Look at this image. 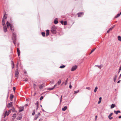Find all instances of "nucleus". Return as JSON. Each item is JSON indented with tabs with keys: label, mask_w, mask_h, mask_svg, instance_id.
I'll return each instance as SVG.
<instances>
[{
	"label": "nucleus",
	"mask_w": 121,
	"mask_h": 121,
	"mask_svg": "<svg viewBox=\"0 0 121 121\" xmlns=\"http://www.w3.org/2000/svg\"><path fill=\"white\" fill-rule=\"evenodd\" d=\"M116 106L115 104H112L111 105V108H113L114 107H116Z\"/></svg>",
	"instance_id": "dca6fc26"
},
{
	"label": "nucleus",
	"mask_w": 121,
	"mask_h": 121,
	"mask_svg": "<svg viewBox=\"0 0 121 121\" xmlns=\"http://www.w3.org/2000/svg\"><path fill=\"white\" fill-rule=\"evenodd\" d=\"M77 68V65H75L73 66L71 68V71H73L75 70Z\"/></svg>",
	"instance_id": "20e7f679"
},
{
	"label": "nucleus",
	"mask_w": 121,
	"mask_h": 121,
	"mask_svg": "<svg viewBox=\"0 0 121 121\" xmlns=\"http://www.w3.org/2000/svg\"><path fill=\"white\" fill-rule=\"evenodd\" d=\"M54 89V87H52V88H50L48 89V90H49V91H51L52 90Z\"/></svg>",
	"instance_id": "ea45409f"
},
{
	"label": "nucleus",
	"mask_w": 121,
	"mask_h": 121,
	"mask_svg": "<svg viewBox=\"0 0 121 121\" xmlns=\"http://www.w3.org/2000/svg\"><path fill=\"white\" fill-rule=\"evenodd\" d=\"M13 43L15 45L16 43V40H13Z\"/></svg>",
	"instance_id": "a18cd8bd"
},
{
	"label": "nucleus",
	"mask_w": 121,
	"mask_h": 121,
	"mask_svg": "<svg viewBox=\"0 0 121 121\" xmlns=\"http://www.w3.org/2000/svg\"><path fill=\"white\" fill-rule=\"evenodd\" d=\"M13 110H12V111L13 112H15V110L14 109V107H13Z\"/></svg>",
	"instance_id": "58836bf2"
},
{
	"label": "nucleus",
	"mask_w": 121,
	"mask_h": 121,
	"mask_svg": "<svg viewBox=\"0 0 121 121\" xmlns=\"http://www.w3.org/2000/svg\"><path fill=\"white\" fill-rule=\"evenodd\" d=\"M117 75H115V77H114L113 78L114 81V82H115L116 81V80L117 78Z\"/></svg>",
	"instance_id": "393cba45"
},
{
	"label": "nucleus",
	"mask_w": 121,
	"mask_h": 121,
	"mask_svg": "<svg viewBox=\"0 0 121 121\" xmlns=\"http://www.w3.org/2000/svg\"><path fill=\"white\" fill-rule=\"evenodd\" d=\"M5 14H4V15L2 19H3V20H4V19H6L7 18V17L6 16H5Z\"/></svg>",
	"instance_id": "c9c22d12"
},
{
	"label": "nucleus",
	"mask_w": 121,
	"mask_h": 121,
	"mask_svg": "<svg viewBox=\"0 0 121 121\" xmlns=\"http://www.w3.org/2000/svg\"><path fill=\"white\" fill-rule=\"evenodd\" d=\"M56 28L55 26H53L52 27L51 32L53 34H55L56 32Z\"/></svg>",
	"instance_id": "f257e3e1"
},
{
	"label": "nucleus",
	"mask_w": 121,
	"mask_h": 121,
	"mask_svg": "<svg viewBox=\"0 0 121 121\" xmlns=\"http://www.w3.org/2000/svg\"><path fill=\"white\" fill-rule=\"evenodd\" d=\"M5 24V21H4V20H3V19H2V24L3 26H4Z\"/></svg>",
	"instance_id": "5701e85b"
},
{
	"label": "nucleus",
	"mask_w": 121,
	"mask_h": 121,
	"mask_svg": "<svg viewBox=\"0 0 121 121\" xmlns=\"http://www.w3.org/2000/svg\"><path fill=\"white\" fill-rule=\"evenodd\" d=\"M118 40L119 41H121V37L119 36L118 37Z\"/></svg>",
	"instance_id": "c85d7f7f"
},
{
	"label": "nucleus",
	"mask_w": 121,
	"mask_h": 121,
	"mask_svg": "<svg viewBox=\"0 0 121 121\" xmlns=\"http://www.w3.org/2000/svg\"><path fill=\"white\" fill-rule=\"evenodd\" d=\"M120 81H121V80H119V81H118L117 82V83H119L120 82Z\"/></svg>",
	"instance_id": "0e129e2a"
},
{
	"label": "nucleus",
	"mask_w": 121,
	"mask_h": 121,
	"mask_svg": "<svg viewBox=\"0 0 121 121\" xmlns=\"http://www.w3.org/2000/svg\"><path fill=\"white\" fill-rule=\"evenodd\" d=\"M12 40H16L17 36L15 33H13L12 36Z\"/></svg>",
	"instance_id": "f03ea898"
},
{
	"label": "nucleus",
	"mask_w": 121,
	"mask_h": 121,
	"mask_svg": "<svg viewBox=\"0 0 121 121\" xmlns=\"http://www.w3.org/2000/svg\"><path fill=\"white\" fill-rule=\"evenodd\" d=\"M24 108L23 107H22L20 108L19 109V112H21L23 110Z\"/></svg>",
	"instance_id": "ddd939ff"
},
{
	"label": "nucleus",
	"mask_w": 121,
	"mask_h": 121,
	"mask_svg": "<svg viewBox=\"0 0 121 121\" xmlns=\"http://www.w3.org/2000/svg\"><path fill=\"white\" fill-rule=\"evenodd\" d=\"M57 86V85L56 84H55V85L54 86V87H54V88H55V87L56 86Z\"/></svg>",
	"instance_id": "052dcab7"
},
{
	"label": "nucleus",
	"mask_w": 121,
	"mask_h": 121,
	"mask_svg": "<svg viewBox=\"0 0 121 121\" xmlns=\"http://www.w3.org/2000/svg\"><path fill=\"white\" fill-rule=\"evenodd\" d=\"M11 62H12V69H13L14 68V63H13V61H12Z\"/></svg>",
	"instance_id": "6ab92c4d"
},
{
	"label": "nucleus",
	"mask_w": 121,
	"mask_h": 121,
	"mask_svg": "<svg viewBox=\"0 0 121 121\" xmlns=\"http://www.w3.org/2000/svg\"><path fill=\"white\" fill-rule=\"evenodd\" d=\"M16 114H13V119H14L16 117Z\"/></svg>",
	"instance_id": "2f4dec72"
},
{
	"label": "nucleus",
	"mask_w": 121,
	"mask_h": 121,
	"mask_svg": "<svg viewBox=\"0 0 121 121\" xmlns=\"http://www.w3.org/2000/svg\"><path fill=\"white\" fill-rule=\"evenodd\" d=\"M3 29L4 31L5 32L7 31V28L6 26H4L3 27Z\"/></svg>",
	"instance_id": "1a4fd4ad"
},
{
	"label": "nucleus",
	"mask_w": 121,
	"mask_h": 121,
	"mask_svg": "<svg viewBox=\"0 0 121 121\" xmlns=\"http://www.w3.org/2000/svg\"><path fill=\"white\" fill-rule=\"evenodd\" d=\"M86 89H88V90H90V88L89 87H86Z\"/></svg>",
	"instance_id": "49530a36"
},
{
	"label": "nucleus",
	"mask_w": 121,
	"mask_h": 121,
	"mask_svg": "<svg viewBox=\"0 0 121 121\" xmlns=\"http://www.w3.org/2000/svg\"><path fill=\"white\" fill-rule=\"evenodd\" d=\"M42 111L43 112H45V110L43 109H42Z\"/></svg>",
	"instance_id": "69168bd1"
},
{
	"label": "nucleus",
	"mask_w": 121,
	"mask_h": 121,
	"mask_svg": "<svg viewBox=\"0 0 121 121\" xmlns=\"http://www.w3.org/2000/svg\"><path fill=\"white\" fill-rule=\"evenodd\" d=\"M43 98V96H41L40 97L39 100H42Z\"/></svg>",
	"instance_id": "de8ad7c7"
},
{
	"label": "nucleus",
	"mask_w": 121,
	"mask_h": 121,
	"mask_svg": "<svg viewBox=\"0 0 121 121\" xmlns=\"http://www.w3.org/2000/svg\"><path fill=\"white\" fill-rule=\"evenodd\" d=\"M35 105H36L37 106H38V101H37V102L35 104Z\"/></svg>",
	"instance_id": "c03bdc74"
},
{
	"label": "nucleus",
	"mask_w": 121,
	"mask_h": 121,
	"mask_svg": "<svg viewBox=\"0 0 121 121\" xmlns=\"http://www.w3.org/2000/svg\"><path fill=\"white\" fill-rule=\"evenodd\" d=\"M13 95L11 94L10 97V99H13Z\"/></svg>",
	"instance_id": "e433bc0d"
},
{
	"label": "nucleus",
	"mask_w": 121,
	"mask_h": 121,
	"mask_svg": "<svg viewBox=\"0 0 121 121\" xmlns=\"http://www.w3.org/2000/svg\"><path fill=\"white\" fill-rule=\"evenodd\" d=\"M113 114L112 113H111L108 116V117L109 119H110L111 120L113 119V117H111V116Z\"/></svg>",
	"instance_id": "6e6552de"
},
{
	"label": "nucleus",
	"mask_w": 121,
	"mask_h": 121,
	"mask_svg": "<svg viewBox=\"0 0 121 121\" xmlns=\"http://www.w3.org/2000/svg\"><path fill=\"white\" fill-rule=\"evenodd\" d=\"M28 81V79H26L24 80V81L25 82H26Z\"/></svg>",
	"instance_id": "6e6d98bb"
},
{
	"label": "nucleus",
	"mask_w": 121,
	"mask_h": 121,
	"mask_svg": "<svg viewBox=\"0 0 121 121\" xmlns=\"http://www.w3.org/2000/svg\"><path fill=\"white\" fill-rule=\"evenodd\" d=\"M114 112L117 115L118 114V113L121 112L119 110H118L117 111L115 110H114Z\"/></svg>",
	"instance_id": "f3484780"
},
{
	"label": "nucleus",
	"mask_w": 121,
	"mask_h": 121,
	"mask_svg": "<svg viewBox=\"0 0 121 121\" xmlns=\"http://www.w3.org/2000/svg\"><path fill=\"white\" fill-rule=\"evenodd\" d=\"M17 49L18 56H20V50H19V48H17Z\"/></svg>",
	"instance_id": "9b49d317"
},
{
	"label": "nucleus",
	"mask_w": 121,
	"mask_h": 121,
	"mask_svg": "<svg viewBox=\"0 0 121 121\" xmlns=\"http://www.w3.org/2000/svg\"><path fill=\"white\" fill-rule=\"evenodd\" d=\"M84 14V13L83 12H80L77 13V15L78 17H81Z\"/></svg>",
	"instance_id": "39448f33"
},
{
	"label": "nucleus",
	"mask_w": 121,
	"mask_h": 121,
	"mask_svg": "<svg viewBox=\"0 0 121 121\" xmlns=\"http://www.w3.org/2000/svg\"><path fill=\"white\" fill-rule=\"evenodd\" d=\"M6 24L7 25V26L8 27H10L11 26H12V25L8 21H7L6 23Z\"/></svg>",
	"instance_id": "0eeeda50"
},
{
	"label": "nucleus",
	"mask_w": 121,
	"mask_h": 121,
	"mask_svg": "<svg viewBox=\"0 0 121 121\" xmlns=\"http://www.w3.org/2000/svg\"><path fill=\"white\" fill-rule=\"evenodd\" d=\"M49 30H46V36H47L49 35Z\"/></svg>",
	"instance_id": "4468645a"
},
{
	"label": "nucleus",
	"mask_w": 121,
	"mask_h": 121,
	"mask_svg": "<svg viewBox=\"0 0 121 121\" xmlns=\"http://www.w3.org/2000/svg\"><path fill=\"white\" fill-rule=\"evenodd\" d=\"M12 102H11L10 103L8 104L7 105V107L8 108H9L10 107L12 106Z\"/></svg>",
	"instance_id": "423d86ee"
},
{
	"label": "nucleus",
	"mask_w": 121,
	"mask_h": 121,
	"mask_svg": "<svg viewBox=\"0 0 121 121\" xmlns=\"http://www.w3.org/2000/svg\"><path fill=\"white\" fill-rule=\"evenodd\" d=\"M35 113V110H34V111L32 113V115H34Z\"/></svg>",
	"instance_id": "37998d69"
},
{
	"label": "nucleus",
	"mask_w": 121,
	"mask_h": 121,
	"mask_svg": "<svg viewBox=\"0 0 121 121\" xmlns=\"http://www.w3.org/2000/svg\"><path fill=\"white\" fill-rule=\"evenodd\" d=\"M10 29L12 30V32H13L14 30V26L12 25L10 27Z\"/></svg>",
	"instance_id": "f8f14e48"
},
{
	"label": "nucleus",
	"mask_w": 121,
	"mask_h": 121,
	"mask_svg": "<svg viewBox=\"0 0 121 121\" xmlns=\"http://www.w3.org/2000/svg\"><path fill=\"white\" fill-rule=\"evenodd\" d=\"M97 116H95V120H96V119H97Z\"/></svg>",
	"instance_id": "bf43d9fd"
},
{
	"label": "nucleus",
	"mask_w": 121,
	"mask_h": 121,
	"mask_svg": "<svg viewBox=\"0 0 121 121\" xmlns=\"http://www.w3.org/2000/svg\"><path fill=\"white\" fill-rule=\"evenodd\" d=\"M62 101V99H60V104L61 103Z\"/></svg>",
	"instance_id": "13d9d810"
},
{
	"label": "nucleus",
	"mask_w": 121,
	"mask_h": 121,
	"mask_svg": "<svg viewBox=\"0 0 121 121\" xmlns=\"http://www.w3.org/2000/svg\"><path fill=\"white\" fill-rule=\"evenodd\" d=\"M101 102V100H99V101L98 102V104H99V103H100Z\"/></svg>",
	"instance_id": "603ef678"
},
{
	"label": "nucleus",
	"mask_w": 121,
	"mask_h": 121,
	"mask_svg": "<svg viewBox=\"0 0 121 121\" xmlns=\"http://www.w3.org/2000/svg\"><path fill=\"white\" fill-rule=\"evenodd\" d=\"M22 116H20V117H18L17 118V120H21L22 119Z\"/></svg>",
	"instance_id": "a878e982"
},
{
	"label": "nucleus",
	"mask_w": 121,
	"mask_h": 121,
	"mask_svg": "<svg viewBox=\"0 0 121 121\" xmlns=\"http://www.w3.org/2000/svg\"><path fill=\"white\" fill-rule=\"evenodd\" d=\"M60 23L62 25H63L64 21H61L60 22Z\"/></svg>",
	"instance_id": "8fccbe9b"
},
{
	"label": "nucleus",
	"mask_w": 121,
	"mask_h": 121,
	"mask_svg": "<svg viewBox=\"0 0 121 121\" xmlns=\"http://www.w3.org/2000/svg\"><path fill=\"white\" fill-rule=\"evenodd\" d=\"M9 112H7V111H6L4 115V117H5L6 115L8 116V115H9Z\"/></svg>",
	"instance_id": "9d476101"
},
{
	"label": "nucleus",
	"mask_w": 121,
	"mask_h": 121,
	"mask_svg": "<svg viewBox=\"0 0 121 121\" xmlns=\"http://www.w3.org/2000/svg\"><path fill=\"white\" fill-rule=\"evenodd\" d=\"M121 77V74L119 76V78Z\"/></svg>",
	"instance_id": "338daca9"
},
{
	"label": "nucleus",
	"mask_w": 121,
	"mask_h": 121,
	"mask_svg": "<svg viewBox=\"0 0 121 121\" xmlns=\"http://www.w3.org/2000/svg\"><path fill=\"white\" fill-rule=\"evenodd\" d=\"M95 49H92V50H91V52L90 53V54H91L94 51V50H95Z\"/></svg>",
	"instance_id": "a19ab883"
},
{
	"label": "nucleus",
	"mask_w": 121,
	"mask_h": 121,
	"mask_svg": "<svg viewBox=\"0 0 121 121\" xmlns=\"http://www.w3.org/2000/svg\"><path fill=\"white\" fill-rule=\"evenodd\" d=\"M121 14V13L120 12V13H118V14L115 17V18H117L118 17H119L120 16V15Z\"/></svg>",
	"instance_id": "4be33fe9"
},
{
	"label": "nucleus",
	"mask_w": 121,
	"mask_h": 121,
	"mask_svg": "<svg viewBox=\"0 0 121 121\" xmlns=\"http://www.w3.org/2000/svg\"><path fill=\"white\" fill-rule=\"evenodd\" d=\"M118 118H121V116H119Z\"/></svg>",
	"instance_id": "774afa93"
},
{
	"label": "nucleus",
	"mask_w": 121,
	"mask_h": 121,
	"mask_svg": "<svg viewBox=\"0 0 121 121\" xmlns=\"http://www.w3.org/2000/svg\"><path fill=\"white\" fill-rule=\"evenodd\" d=\"M65 66L64 65H63L60 66V68H63L65 67Z\"/></svg>",
	"instance_id": "f704fd0d"
},
{
	"label": "nucleus",
	"mask_w": 121,
	"mask_h": 121,
	"mask_svg": "<svg viewBox=\"0 0 121 121\" xmlns=\"http://www.w3.org/2000/svg\"><path fill=\"white\" fill-rule=\"evenodd\" d=\"M67 24V22L66 21H65L64 22L63 25H65Z\"/></svg>",
	"instance_id": "4c0bfd02"
},
{
	"label": "nucleus",
	"mask_w": 121,
	"mask_h": 121,
	"mask_svg": "<svg viewBox=\"0 0 121 121\" xmlns=\"http://www.w3.org/2000/svg\"><path fill=\"white\" fill-rule=\"evenodd\" d=\"M13 91H15V90L16 88L15 87H13Z\"/></svg>",
	"instance_id": "3c124183"
},
{
	"label": "nucleus",
	"mask_w": 121,
	"mask_h": 121,
	"mask_svg": "<svg viewBox=\"0 0 121 121\" xmlns=\"http://www.w3.org/2000/svg\"><path fill=\"white\" fill-rule=\"evenodd\" d=\"M100 67H102L103 66V65H100Z\"/></svg>",
	"instance_id": "e2e57ef3"
},
{
	"label": "nucleus",
	"mask_w": 121,
	"mask_h": 121,
	"mask_svg": "<svg viewBox=\"0 0 121 121\" xmlns=\"http://www.w3.org/2000/svg\"><path fill=\"white\" fill-rule=\"evenodd\" d=\"M99 100H101V101L102 98L101 97H100L99 98Z\"/></svg>",
	"instance_id": "5fc2aeb1"
},
{
	"label": "nucleus",
	"mask_w": 121,
	"mask_h": 121,
	"mask_svg": "<svg viewBox=\"0 0 121 121\" xmlns=\"http://www.w3.org/2000/svg\"><path fill=\"white\" fill-rule=\"evenodd\" d=\"M67 108V106H65L62 108V110L63 111H65L66 109Z\"/></svg>",
	"instance_id": "aec40b11"
},
{
	"label": "nucleus",
	"mask_w": 121,
	"mask_h": 121,
	"mask_svg": "<svg viewBox=\"0 0 121 121\" xmlns=\"http://www.w3.org/2000/svg\"><path fill=\"white\" fill-rule=\"evenodd\" d=\"M33 85L34 89L35 90V89L36 88V85L34 83L33 84Z\"/></svg>",
	"instance_id": "bb28decb"
},
{
	"label": "nucleus",
	"mask_w": 121,
	"mask_h": 121,
	"mask_svg": "<svg viewBox=\"0 0 121 121\" xmlns=\"http://www.w3.org/2000/svg\"><path fill=\"white\" fill-rule=\"evenodd\" d=\"M79 91V90L76 91H74V94H76L78 93Z\"/></svg>",
	"instance_id": "412c9836"
},
{
	"label": "nucleus",
	"mask_w": 121,
	"mask_h": 121,
	"mask_svg": "<svg viewBox=\"0 0 121 121\" xmlns=\"http://www.w3.org/2000/svg\"><path fill=\"white\" fill-rule=\"evenodd\" d=\"M98 89V87L97 86L96 87L94 90V91L95 92H96L97 91V90Z\"/></svg>",
	"instance_id": "473e14b6"
},
{
	"label": "nucleus",
	"mask_w": 121,
	"mask_h": 121,
	"mask_svg": "<svg viewBox=\"0 0 121 121\" xmlns=\"http://www.w3.org/2000/svg\"><path fill=\"white\" fill-rule=\"evenodd\" d=\"M95 66H97L100 69H101V67H100V65H95Z\"/></svg>",
	"instance_id": "79ce46f5"
},
{
	"label": "nucleus",
	"mask_w": 121,
	"mask_h": 121,
	"mask_svg": "<svg viewBox=\"0 0 121 121\" xmlns=\"http://www.w3.org/2000/svg\"><path fill=\"white\" fill-rule=\"evenodd\" d=\"M39 116H37V115H36L35 116V117L34 118V120H36L37 119L38 117Z\"/></svg>",
	"instance_id": "b1692460"
},
{
	"label": "nucleus",
	"mask_w": 121,
	"mask_h": 121,
	"mask_svg": "<svg viewBox=\"0 0 121 121\" xmlns=\"http://www.w3.org/2000/svg\"><path fill=\"white\" fill-rule=\"evenodd\" d=\"M68 78H67L66 79V81H65V85H66L67 84V82H68L67 81H68Z\"/></svg>",
	"instance_id": "c756f323"
},
{
	"label": "nucleus",
	"mask_w": 121,
	"mask_h": 121,
	"mask_svg": "<svg viewBox=\"0 0 121 121\" xmlns=\"http://www.w3.org/2000/svg\"><path fill=\"white\" fill-rule=\"evenodd\" d=\"M61 82V80L60 79L58 82L57 84L58 85H59Z\"/></svg>",
	"instance_id": "7c9ffc66"
},
{
	"label": "nucleus",
	"mask_w": 121,
	"mask_h": 121,
	"mask_svg": "<svg viewBox=\"0 0 121 121\" xmlns=\"http://www.w3.org/2000/svg\"><path fill=\"white\" fill-rule=\"evenodd\" d=\"M69 88L70 89H71L72 88V86L71 84L69 86Z\"/></svg>",
	"instance_id": "864d4df0"
},
{
	"label": "nucleus",
	"mask_w": 121,
	"mask_h": 121,
	"mask_svg": "<svg viewBox=\"0 0 121 121\" xmlns=\"http://www.w3.org/2000/svg\"><path fill=\"white\" fill-rule=\"evenodd\" d=\"M40 112H39L38 113V114H37V116H38V115H40Z\"/></svg>",
	"instance_id": "680f3d73"
},
{
	"label": "nucleus",
	"mask_w": 121,
	"mask_h": 121,
	"mask_svg": "<svg viewBox=\"0 0 121 121\" xmlns=\"http://www.w3.org/2000/svg\"><path fill=\"white\" fill-rule=\"evenodd\" d=\"M11 109H10V110H9V111H8V112H9V113H10L11 112Z\"/></svg>",
	"instance_id": "4d7b16f0"
},
{
	"label": "nucleus",
	"mask_w": 121,
	"mask_h": 121,
	"mask_svg": "<svg viewBox=\"0 0 121 121\" xmlns=\"http://www.w3.org/2000/svg\"><path fill=\"white\" fill-rule=\"evenodd\" d=\"M121 70V66L120 67L119 70V71H118V73H119L120 70Z\"/></svg>",
	"instance_id": "09e8293b"
},
{
	"label": "nucleus",
	"mask_w": 121,
	"mask_h": 121,
	"mask_svg": "<svg viewBox=\"0 0 121 121\" xmlns=\"http://www.w3.org/2000/svg\"><path fill=\"white\" fill-rule=\"evenodd\" d=\"M41 34L44 37L45 36V34L44 32H42Z\"/></svg>",
	"instance_id": "cd10ccee"
},
{
	"label": "nucleus",
	"mask_w": 121,
	"mask_h": 121,
	"mask_svg": "<svg viewBox=\"0 0 121 121\" xmlns=\"http://www.w3.org/2000/svg\"><path fill=\"white\" fill-rule=\"evenodd\" d=\"M39 88L40 89H41L43 88V87L42 86V85H41L39 86Z\"/></svg>",
	"instance_id": "72a5a7b5"
},
{
	"label": "nucleus",
	"mask_w": 121,
	"mask_h": 121,
	"mask_svg": "<svg viewBox=\"0 0 121 121\" xmlns=\"http://www.w3.org/2000/svg\"><path fill=\"white\" fill-rule=\"evenodd\" d=\"M18 74L19 72L18 71V69H17L15 71V77H16L17 78H18Z\"/></svg>",
	"instance_id": "7ed1b4c3"
},
{
	"label": "nucleus",
	"mask_w": 121,
	"mask_h": 121,
	"mask_svg": "<svg viewBox=\"0 0 121 121\" xmlns=\"http://www.w3.org/2000/svg\"><path fill=\"white\" fill-rule=\"evenodd\" d=\"M57 20V18H56L54 21V23L55 24H57L58 23V21Z\"/></svg>",
	"instance_id": "a211bd4d"
},
{
	"label": "nucleus",
	"mask_w": 121,
	"mask_h": 121,
	"mask_svg": "<svg viewBox=\"0 0 121 121\" xmlns=\"http://www.w3.org/2000/svg\"><path fill=\"white\" fill-rule=\"evenodd\" d=\"M114 25L112 27H111V28H110L107 31V33H108L109 31L112 30V29H113V28L114 27Z\"/></svg>",
	"instance_id": "2eb2a0df"
}]
</instances>
